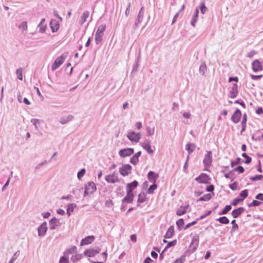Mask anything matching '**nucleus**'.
<instances>
[{
	"label": "nucleus",
	"mask_w": 263,
	"mask_h": 263,
	"mask_svg": "<svg viewBox=\"0 0 263 263\" xmlns=\"http://www.w3.org/2000/svg\"><path fill=\"white\" fill-rule=\"evenodd\" d=\"M67 56V53H63L61 56L58 57L52 64L51 66V69L52 71H54L58 68L64 62L65 59Z\"/></svg>",
	"instance_id": "1"
},
{
	"label": "nucleus",
	"mask_w": 263,
	"mask_h": 263,
	"mask_svg": "<svg viewBox=\"0 0 263 263\" xmlns=\"http://www.w3.org/2000/svg\"><path fill=\"white\" fill-rule=\"evenodd\" d=\"M105 28V25H101L98 28L95 35V42L97 44H98L102 41Z\"/></svg>",
	"instance_id": "2"
},
{
	"label": "nucleus",
	"mask_w": 263,
	"mask_h": 263,
	"mask_svg": "<svg viewBox=\"0 0 263 263\" xmlns=\"http://www.w3.org/2000/svg\"><path fill=\"white\" fill-rule=\"evenodd\" d=\"M144 7H142L139 12L137 17L134 25L133 28V30L134 31H135L136 30V29L139 27V24H140L142 21L144 16Z\"/></svg>",
	"instance_id": "3"
},
{
	"label": "nucleus",
	"mask_w": 263,
	"mask_h": 263,
	"mask_svg": "<svg viewBox=\"0 0 263 263\" xmlns=\"http://www.w3.org/2000/svg\"><path fill=\"white\" fill-rule=\"evenodd\" d=\"M96 184L93 182H90L85 186L84 196L93 193L96 191Z\"/></svg>",
	"instance_id": "4"
},
{
	"label": "nucleus",
	"mask_w": 263,
	"mask_h": 263,
	"mask_svg": "<svg viewBox=\"0 0 263 263\" xmlns=\"http://www.w3.org/2000/svg\"><path fill=\"white\" fill-rule=\"evenodd\" d=\"M127 137L132 142L137 143L141 138V134L139 133H136L134 132L130 131L128 133Z\"/></svg>",
	"instance_id": "5"
},
{
	"label": "nucleus",
	"mask_w": 263,
	"mask_h": 263,
	"mask_svg": "<svg viewBox=\"0 0 263 263\" xmlns=\"http://www.w3.org/2000/svg\"><path fill=\"white\" fill-rule=\"evenodd\" d=\"M134 153V150L133 148H125L119 151V155L121 157H126L130 156Z\"/></svg>",
	"instance_id": "6"
},
{
	"label": "nucleus",
	"mask_w": 263,
	"mask_h": 263,
	"mask_svg": "<svg viewBox=\"0 0 263 263\" xmlns=\"http://www.w3.org/2000/svg\"><path fill=\"white\" fill-rule=\"evenodd\" d=\"M132 166L130 164H125L119 168V172L123 176H126L130 173Z\"/></svg>",
	"instance_id": "7"
},
{
	"label": "nucleus",
	"mask_w": 263,
	"mask_h": 263,
	"mask_svg": "<svg viewBox=\"0 0 263 263\" xmlns=\"http://www.w3.org/2000/svg\"><path fill=\"white\" fill-rule=\"evenodd\" d=\"M105 180L109 183H115L119 182V179L115 172L106 176Z\"/></svg>",
	"instance_id": "8"
},
{
	"label": "nucleus",
	"mask_w": 263,
	"mask_h": 263,
	"mask_svg": "<svg viewBox=\"0 0 263 263\" xmlns=\"http://www.w3.org/2000/svg\"><path fill=\"white\" fill-rule=\"evenodd\" d=\"M195 180L199 183H209L210 178L207 174L202 173L198 177H196Z\"/></svg>",
	"instance_id": "9"
},
{
	"label": "nucleus",
	"mask_w": 263,
	"mask_h": 263,
	"mask_svg": "<svg viewBox=\"0 0 263 263\" xmlns=\"http://www.w3.org/2000/svg\"><path fill=\"white\" fill-rule=\"evenodd\" d=\"M47 222H44L38 228V235L39 236H43L45 235L47 230Z\"/></svg>",
	"instance_id": "10"
},
{
	"label": "nucleus",
	"mask_w": 263,
	"mask_h": 263,
	"mask_svg": "<svg viewBox=\"0 0 263 263\" xmlns=\"http://www.w3.org/2000/svg\"><path fill=\"white\" fill-rule=\"evenodd\" d=\"M60 22L55 19H52L50 22V26L52 32H56L60 28Z\"/></svg>",
	"instance_id": "11"
},
{
	"label": "nucleus",
	"mask_w": 263,
	"mask_h": 263,
	"mask_svg": "<svg viewBox=\"0 0 263 263\" xmlns=\"http://www.w3.org/2000/svg\"><path fill=\"white\" fill-rule=\"evenodd\" d=\"M241 112L239 109H237L233 115L232 116L231 120L235 123H237L239 122Z\"/></svg>",
	"instance_id": "12"
},
{
	"label": "nucleus",
	"mask_w": 263,
	"mask_h": 263,
	"mask_svg": "<svg viewBox=\"0 0 263 263\" xmlns=\"http://www.w3.org/2000/svg\"><path fill=\"white\" fill-rule=\"evenodd\" d=\"M252 69L254 72H257L262 70V67L260 62L258 60H255L252 64Z\"/></svg>",
	"instance_id": "13"
},
{
	"label": "nucleus",
	"mask_w": 263,
	"mask_h": 263,
	"mask_svg": "<svg viewBox=\"0 0 263 263\" xmlns=\"http://www.w3.org/2000/svg\"><path fill=\"white\" fill-rule=\"evenodd\" d=\"M212 161V152L209 151L207 154L205 155V157L203 159V162L205 166L210 165L211 164Z\"/></svg>",
	"instance_id": "14"
},
{
	"label": "nucleus",
	"mask_w": 263,
	"mask_h": 263,
	"mask_svg": "<svg viewBox=\"0 0 263 263\" xmlns=\"http://www.w3.org/2000/svg\"><path fill=\"white\" fill-rule=\"evenodd\" d=\"M95 240V237L92 235L87 236L83 239L81 242V246L88 245Z\"/></svg>",
	"instance_id": "15"
},
{
	"label": "nucleus",
	"mask_w": 263,
	"mask_h": 263,
	"mask_svg": "<svg viewBox=\"0 0 263 263\" xmlns=\"http://www.w3.org/2000/svg\"><path fill=\"white\" fill-rule=\"evenodd\" d=\"M138 185V182L136 180H134L131 183H128L126 185V192L133 193V191L137 187Z\"/></svg>",
	"instance_id": "16"
},
{
	"label": "nucleus",
	"mask_w": 263,
	"mask_h": 263,
	"mask_svg": "<svg viewBox=\"0 0 263 263\" xmlns=\"http://www.w3.org/2000/svg\"><path fill=\"white\" fill-rule=\"evenodd\" d=\"M159 175L153 171H150L147 174V178L149 181L153 183H155L156 180L158 178Z\"/></svg>",
	"instance_id": "17"
},
{
	"label": "nucleus",
	"mask_w": 263,
	"mask_h": 263,
	"mask_svg": "<svg viewBox=\"0 0 263 263\" xmlns=\"http://www.w3.org/2000/svg\"><path fill=\"white\" fill-rule=\"evenodd\" d=\"M142 147L146 151V152L149 154H152L154 153V151L151 148V146L149 141H146L142 144Z\"/></svg>",
	"instance_id": "18"
},
{
	"label": "nucleus",
	"mask_w": 263,
	"mask_h": 263,
	"mask_svg": "<svg viewBox=\"0 0 263 263\" xmlns=\"http://www.w3.org/2000/svg\"><path fill=\"white\" fill-rule=\"evenodd\" d=\"M244 211L245 209L242 207H240L234 210L232 212V215L234 218H236L238 217Z\"/></svg>",
	"instance_id": "19"
},
{
	"label": "nucleus",
	"mask_w": 263,
	"mask_h": 263,
	"mask_svg": "<svg viewBox=\"0 0 263 263\" xmlns=\"http://www.w3.org/2000/svg\"><path fill=\"white\" fill-rule=\"evenodd\" d=\"M49 224V229L50 230H54L59 226V221L56 218L53 217L50 220Z\"/></svg>",
	"instance_id": "20"
},
{
	"label": "nucleus",
	"mask_w": 263,
	"mask_h": 263,
	"mask_svg": "<svg viewBox=\"0 0 263 263\" xmlns=\"http://www.w3.org/2000/svg\"><path fill=\"white\" fill-rule=\"evenodd\" d=\"M141 155V152L139 151L136 153L130 159V162L134 165H136L139 162V158Z\"/></svg>",
	"instance_id": "21"
},
{
	"label": "nucleus",
	"mask_w": 263,
	"mask_h": 263,
	"mask_svg": "<svg viewBox=\"0 0 263 263\" xmlns=\"http://www.w3.org/2000/svg\"><path fill=\"white\" fill-rule=\"evenodd\" d=\"M134 199V194L133 193H129V192H127V194L126 196L122 199V202L126 203H132Z\"/></svg>",
	"instance_id": "22"
},
{
	"label": "nucleus",
	"mask_w": 263,
	"mask_h": 263,
	"mask_svg": "<svg viewBox=\"0 0 263 263\" xmlns=\"http://www.w3.org/2000/svg\"><path fill=\"white\" fill-rule=\"evenodd\" d=\"M74 117L72 115H68L67 116H63L60 118V122L62 124H65L69 122L72 121Z\"/></svg>",
	"instance_id": "23"
},
{
	"label": "nucleus",
	"mask_w": 263,
	"mask_h": 263,
	"mask_svg": "<svg viewBox=\"0 0 263 263\" xmlns=\"http://www.w3.org/2000/svg\"><path fill=\"white\" fill-rule=\"evenodd\" d=\"M230 98H235L238 95V85L237 84H234L230 92Z\"/></svg>",
	"instance_id": "24"
},
{
	"label": "nucleus",
	"mask_w": 263,
	"mask_h": 263,
	"mask_svg": "<svg viewBox=\"0 0 263 263\" xmlns=\"http://www.w3.org/2000/svg\"><path fill=\"white\" fill-rule=\"evenodd\" d=\"M189 207V205L187 204L184 206H181L179 209H178L176 211V215L178 216H181L184 214L186 213V211L188 208Z\"/></svg>",
	"instance_id": "25"
},
{
	"label": "nucleus",
	"mask_w": 263,
	"mask_h": 263,
	"mask_svg": "<svg viewBox=\"0 0 263 263\" xmlns=\"http://www.w3.org/2000/svg\"><path fill=\"white\" fill-rule=\"evenodd\" d=\"M98 252H99L98 251L91 248L85 251L84 252V254L88 257H93L98 253Z\"/></svg>",
	"instance_id": "26"
},
{
	"label": "nucleus",
	"mask_w": 263,
	"mask_h": 263,
	"mask_svg": "<svg viewBox=\"0 0 263 263\" xmlns=\"http://www.w3.org/2000/svg\"><path fill=\"white\" fill-rule=\"evenodd\" d=\"M199 14V9L198 8H196L194 15L191 22V24L192 26L195 27L196 25V23L197 21Z\"/></svg>",
	"instance_id": "27"
},
{
	"label": "nucleus",
	"mask_w": 263,
	"mask_h": 263,
	"mask_svg": "<svg viewBox=\"0 0 263 263\" xmlns=\"http://www.w3.org/2000/svg\"><path fill=\"white\" fill-rule=\"evenodd\" d=\"M196 148V145L194 143H189L186 145L185 149L187 151L188 154L190 155L194 151Z\"/></svg>",
	"instance_id": "28"
},
{
	"label": "nucleus",
	"mask_w": 263,
	"mask_h": 263,
	"mask_svg": "<svg viewBox=\"0 0 263 263\" xmlns=\"http://www.w3.org/2000/svg\"><path fill=\"white\" fill-rule=\"evenodd\" d=\"M89 15V12L88 11H85L82 15L81 17V20L80 21V24L81 25H82L83 23L86 21L87 18L88 17Z\"/></svg>",
	"instance_id": "29"
},
{
	"label": "nucleus",
	"mask_w": 263,
	"mask_h": 263,
	"mask_svg": "<svg viewBox=\"0 0 263 263\" xmlns=\"http://www.w3.org/2000/svg\"><path fill=\"white\" fill-rule=\"evenodd\" d=\"M199 238L198 235L194 236L192 240L190 247H197L199 245Z\"/></svg>",
	"instance_id": "30"
},
{
	"label": "nucleus",
	"mask_w": 263,
	"mask_h": 263,
	"mask_svg": "<svg viewBox=\"0 0 263 263\" xmlns=\"http://www.w3.org/2000/svg\"><path fill=\"white\" fill-rule=\"evenodd\" d=\"M77 206L75 203L68 204L67 205V214L70 216L73 212L74 209Z\"/></svg>",
	"instance_id": "31"
},
{
	"label": "nucleus",
	"mask_w": 263,
	"mask_h": 263,
	"mask_svg": "<svg viewBox=\"0 0 263 263\" xmlns=\"http://www.w3.org/2000/svg\"><path fill=\"white\" fill-rule=\"evenodd\" d=\"M174 232V227L173 226L170 227L166 232L165 237L168 238H171L173 236Z\"/></svg>",
	"instance_id": "32"
},
{
	"label": "nucleus",
	"mask_w": 263,
	"mask_h": 263,
	"mask_svg": "<svg viewBox=\"0 0 263 263\" xmlns=\"http://www.w3.org/2000/svg\"><path fill=\"white\" fill-rule=\"evenodd\" d=\"M145 195L144 193H141L138 196V203H143L145 201ZM139 204H138V206Z\"/></svg>",
	"instance_id": "33"
},
{
	"label": "nucleus",
	"mask_w": 263,
	"mask_h": 263,
	"mask_svg": "<svg viewBox=\"0 0 263 263\" xmlns=\"http://www.w3.org/2000/svg\"><path fill=\"white\" fill-rule=\"evenodd\" d=\"M212 198V195L211 194H206L200 198L199 199L197 200V201H209Z\"/></svg>",
	"instance_id": "34"
},
{
	"label": "nucleus",
	"mask_w": 263,
	"mask_h": 263,
	"mask_svg": "<svg viewBox=\"0 0 263 263\" xmlns=\"http://www.w3.org/2000/svg\"><path fill=\"white\" fill-rule=\"evenodd\" d=\"M216 220L218 221L220 223L222 224H228L229 223V220L226 216L221 217L216 219Z\"/></svg>",
	"instance_id": "35"
},
{
	"label": "nucleus",
	"mask_w": 263,
	"mask_h": 263,
	"mask_svg": "<svg viewBox=\"0 0 263 263\" xmlns=\"http://www.w3.org/2000/svg\"><path fill=\"white\" fill-rule=\"evenodd\" d=\"M206 70V66L205 63H203L199 67V72L203 76L205 74V72Z\"/></svg>",
	"instance_id": "36"
},
{
	"label": "nucleus",
	"mask_w": 263,
	"mask_h": 263,
	"mask_svg": "<svg viewBox=\"0 0 263 263\" xmlns=\"http://www.w3.org/2000/svg\"><path fill=\"white\" fill-rule=\"evenodd\" d=\"M23 70L22 68H20L17 69L16 71L17 78L20 80H23Z\"/></svg>",
	"instance_id": "37"
},
{
	"label": "nucleus",
	"mask_w": 263,
	"mask_h": 263,
	"mask_svg": "<svg viewBox=\"0 0 263 263\" xmlns=\"http://www.w3.org/2000/svg\"><path fill=\"white\" fill-rule=\"evenodd\" d=\"M242 156L244 158H245L246 160L245 161H243V162L246 164H249L252 160V158L249 157L247 154L245 153H243L242 154Z\"/></svg>",
	"instance_id": "38"
},
{
	"label": "nucleus",
	"mask_w": 263,
	"mask_h": 263,
	"mask_svg": "<svg viewBox=\"0 0 263 263\" xmlns=\"http://www.w3.org/2000/svg\"><path fill=\"white\" fill-rule=\"evenodd\" d=\"M232 206L231 205H227L225 206V208L223 209V210L219 213V215H224L226 214L229 211L231 210Z\"/></svg>",
	"instance_id": "39"
},
{
	"label": "nucleus",
	"mask_w": 263,
	"mask_h": 263,
	"mask_svg": "<svg viewBox=\"0 0 263 263\" xmlns=\"http://www.w3.org/2000/svg\"><path fill=\"white\" fill-rule=\"evenodd\" d=\"M18 28L23 31H27L28 29L27 23L26 21L23 22L18 26Z\"/></svg>",
	"instance_id": "40"
},
{
	"label": "nucleus",
	"mask_w": 263,
	"mask_h": 263,
	"mask_svg": "<svg viewBox=\"0 0 263 263\" xmlns=\"http://www.w3.org/2000/svg\"><path fill=\"white\" fill-rule=\"evenodd\" d=\"M157 185L155 183H153L152 185H151L147 190V193L148 194H153L154 191L157 189Z\"/></svg>",
	"instance_id": "41"
},
{
	"label": "nucleus",
	"mask_w": 263,
	"mask_h": 263,
	"mask_svg": "<svg viewBox=\"0 0 263 263\" xmlns=\"http://www.w3.org/2000/svg\"><path fill=\"white\" fill-rule=\"evenodd\" d=\"M147 134L148 136H152L154 134L155 127L151 128L149 126H147L146 128Z\"/></svg>",
	"instance_id": "42"
},
{
	"label": "nucleus",
	"mask_w": 263,
	"mask_h": 263,
	"mask_svg": "<svg viewBox=\"0 0 263 263\" xmlns=\"http://www.w3.org/2000/svg\"><path fill=\"white\" fill-rule=\"evenodd\" d=\"M263 178V176L262 175H257L255 176H251L250 177V180L252 181H257L260 180Z\"/></svg>",
	"instance_id": "43"
},
{
	"label": "nucleus",
	"mask_w": 263,
	"mask_h": 263,
	"mask_svg": "<svg viewBox=\"0 0 263 263\" xmlns=\"http://www.w3.org/2000/svg\"><path fill=\"white\" fill-rule=\"evenodd\" d=\"M261 202L256 200H254L251 203L248 204L249 207L257 206L260 204Z\"/></svg>",
	"instance_id": "44"
},
{
	"label": "nucleus",
	"mask_w": 263,
	"mask_h": 263,
	"mask_svg": "<svg viewBox=\"0 0 263 263\" xmlns=\"http://www.w3.org/2000/svg\"><path fill=\"white\" fill-rule=\"evenodd\" d=\"M240 196L242 198L241 199H243V200L245 198H246L248 195V191L247 190H244L241 191L239 194Z\"/></svg>",
	"instance_id": "45"
},
{
	"label": "nucleus",
	"mask_w": 263,
	"mask_h": 263,
	"mask_svg": "<svg viewBox=\"0 0 263 263\" xmlns=\"http://www.w3.org/2000/svg\"><path fill=\"white\" fill-rule=\"evenodd\" d=\"M86 172L85 168H82L80 171L78 173L77 177L79 179H81L84 175Z\"/></svg>",
	"instance_id": "46"
},
{
	"label": "nucleus",
	"mask_w": 263,
	"mask_h": 263,
	"mask_svg": "<svg viewBox=\"0 0 263 263\" xmlns=\"http://www.w3.org/2000/svg\"><path fill=\"white\" fill-rule=\"evenodd\" d=\"M37 27L39 28L40 32L44 33L46 31V25H43L42 24H39Z\"/></svg>",
	"instance_id": "47"
},
{
	"label": "nucleus",
	"mask_w": 263,
	"mask_h": 263,
	"mask_svg": "<svg viewBox=\"0 0 263 263\" xmlns=\"http://www.w3.org/2000/svg\"><path fill=\"white\" fill-rule=\"evenodd\" d=\"M39 122V120L37 119H32L31 120V123H32L33 125L35 126V128L36 130H39V127L37 126V123Z\"/></svg>",
	"instance_id": "48"
},
{
	"label": "nucleus",
	"mask_w": 263,
	"mask_h": 263,
	"mask_svg": "<svg viewBox=\"0 0 263 263\" xmlns=\"http://www.w3.org/2000/svg\"><path fill=\"white\" fill-rule=\"evenodd\" d=\"M200 9L202 14H204L205 13V12L206 11L207 8L205 6V4L204 2H202L201 4Z\"/></svg>",
	"instance_id": "49"
},
{
	"label": "nucleus",
	"mask_w": 263,
	"mask_h": 263,
	"mask_svg": "<svg viewBox=\"0 0 263 263\" xmlns=\"http://www.w3.org/2000/svg\"><path fill=\"white\" fill-rule=\"evenodd\" d=\"M183 224H184V220L182 218L179 219L176 222V225L177 226L178 228L179 229H181V228L183 226Z\"/></svg>",
	"instance_id": "50"
},
{
	"label": "nucleus",
	"mask_w": 263,
	"mask_h": 263,
	"mask_svg": "<svg viewBox=\"0 0 263 263\" xmlns=\"http://www.w3.org/2000/svg\"><path fill=\"white\" fill-rule=\"evenodd\" d=\"M185 260V256L182 255L179 258L177 259L174 263H184Z\"/></svg>",
	"instance_id": "51"
},
{
	"label": "nucleus",
	"mask_w": 263,
	"mask_h": 263,
	"mask_svg": "<svg viewBox=\"0 0 263 263\" xmlns=\"http://www.w3.org/2000/svg\"><path fill=\"white\" fill-rule=\"evenodd\" d=\"M234 171L238 172L239 173H242L245 171L243 167L242 166H238L233 170Z\"/></svg>",
	"instance_id": "52"
},
{
	"label": "nucleus",
	"mask_w": 263,
	"mask_h": 263,
	"mask_svg": "<svg viewBox=\"0 0 263 263\" xmlns=\"http://www.w3.org/2000/svg\"><path fill=\"white\" fill-rule=\"evenodd\" d=\"M242 201H243V199L236 198L231 202V205H236L238 202H241Z\"/></svg>",
	"instance_id": "53"
},
{
	"label": "nucleus",
	"mask_w": 263,
	"mask_h": 263,
	"mask_svg": "<svg viewBox=\"0 0 263 263\" xmlns=\"http://www.w3.org/2000/svg\"><path fill=\"white\" fill-rule=\"evenodd\" d=\"M59 262L60 263H70L69 261L68 258L65 256H62L61 257V258L59 260Z\"/></svg>",
	"instance_id": "54"
},
{
	"label": "nucleus",
	"mask_w": 263,
	"mask_h": 263,
	"mask_svg": "<svg viewBox=\"0 0 263 263\" xmlns=\"http://www.w3.org/2000/svg\"><path fill=\"white\" fill-rule=\"evenodd\" d=\"M81 257V255L76 254L74 256H72L71 258L72 261H76L77 260L80 259Z\"/></svg>",
	"instance_id": "55"
},
{
	"label": "nucleus",
	"mask_w": 263,
	"mask_h": 263,
	"mask_svg": "<svg viewBox=\"0 0 263 263\" xmlns=\"http://www.w3.org/2000/svg\"><path fill=\"white\" fill-rule=\"evenodd\" d=\"M231 223L233 224V227H232V231H235L236 230L238 229V226L237 224L236 223L235 220H234V219L233 220L231 221Z\"/></svg>",
	"instance_id": "56"
},
{
	"label": "nucleus",
	"mask_w": 263,
	"mask_h": 263,
	"mask_svg": "<svg viewBox=\"0 0 263 263\" xmlns=\"http://www.w3.org/2000/svg\"><path fill=\"white\" fill-rule=\"evenodd\" d=\"M229 187L233 191H235L237 189V184L236 182L229 185Z\"/></svg>",
	"instance_id": "57"
},
{
	"label": "nucleus",
	"mask_w": 263,
	"mask_h": 263,
	"mask_svg": "<svg viewBox=\"0 0 263 263\" xmlns=\"http://www.w3.org/2000/svg\"><path fill=\"white\" fill-rule=\"evenodd\" d=\"M241 159L237 158L235 161H231V165L232 167H233L235 165L239 164L240 163Z\"/></svg>",
	"instance_id": "58"
},
{
	"label": "nucleus",
	"mask_w": 263,
	"mask_h": 263,
	"mask_svg": "<svg viewBox=\"0 0 263 263\" xmlns=\"http://www.w3.org/2000/svg\"><path fill=\"white\" fill-rule=\"evenodd\" d=\"M177 240H174L167 243L165 247H173L177 245Z\"/></svg>",
	"instance_id": "59"
},
{
	"label": "nucleus",
	"mask_w": 263,
	"mask_h": 263,
	"mask_svg": "<svg viewBox=\"0 0 263 263\" xmlns=\"http://www.w3.org/2000/svg\"><path fill=\"white\" fill-rule=\"evenodd\" d=\"M257 52L255 50H252L248 53L247 57L249 58H252L255 54H256Z\"/></svg>",
	"instance_id": "60"
},
{
	"label": "nucleus",
	"mask_w": 263,
	"mask_h": 263,
	"mask_svg": "<svg viewBox=\"0 0 263 263\" xmlns=\"http://www.w3.org/2000/svg\"><path fill=\"white\" fill-rule=\"evenodd\" d=\"M53 14L54 16L59 19V21L62 22L63 21L62 17L59 15L58 12L57 10L53 11Z\"/></svg>",
	"instance_id": "61"
},
{
	"label": "nucleus",
	"mask_w": 263,
	"mask_h": 263,
	"mask_svg": "<svg viewBox=\"0 0 263 263\" xmlns=\"http://www.w3.org/2000/svg\"><path fill=\"white\" fill-rule=\"evenodd\" d=\"M197 222V220H195L192 222L189 223L187 224H186L184 228V229L186 230L188 228H189L190 227L196 224Z\"/></svg>",
	"instance_id": "62"
},
{
	"label": "nucleus",
	"mask_w": 263,
	"mask_h": 263,
	"mask_svg": "<svg viewBox=\"0 0 263 263\" xmlns=\"http://www.w3.org/2000/svg\"><path fill=\"white\" fill-rule=\"evenodd\" d=\"M10 180V177H9L7 181H6V182L5 183V184L2 187V191H4L6 189L7 187L9 185Z\"/></svg>",
	"instance_id": "63"
},
{
	"label": "nucleus",
	"mask_w": 263,
	"mask_h": 263,
	"mask_svg": "<svg viewBox=\"0 0 263 263\" xmlns=\"http://www.w3.org/2000/svg\"><path fill=\"white\" fill-rule=\"evenodd\" d=\"M214 190V186L213 185H212V184L207 186V187L206 188V191L210 192H213Z\"/></svg>",
	"instance_id": "64"
}]
</instances>
